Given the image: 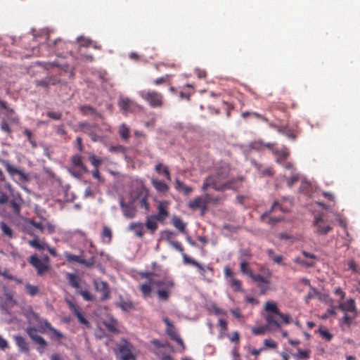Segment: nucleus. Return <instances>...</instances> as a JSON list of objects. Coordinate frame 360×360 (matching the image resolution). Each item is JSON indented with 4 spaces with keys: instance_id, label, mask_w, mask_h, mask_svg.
Returning a JSON list of instances; mask_svg holds the SVG:
<instances>
[{
    "instance_id": "1",
    "label": "nucleus",
    "mask_w": 360,
    "mask_h": 360,
    "mask_svg": "<svg viewBox=\"0 0 360 360\" xmlns=\"http://www.w3.org/2000/svg\"><path fill=\"white\" fill-rule=\"evenodd\" d=\"M149 196L148 190L143 185L136 187L129 193V201L126 202L122 197L119 198V204L123 215L127 219H132L136 214L134 203L139 200V206L149 211L150 205L148 202Z\"/></svg>"
},
{
    "instance_id": "2",
    "label": "nucleus",
    "mask_w": 360,
    "mask_h": 360,
    "mask_svg": "<svg viewBox=\"0 0 360 360\" xmlns=\"http://www.w3.org/2000/svg\"><path fill=\"white\" fill-rule=\"evenodd\" d=\"M231 167L227 163H222L215 169V172L208 175L203 181L201 190L202 192L207 191L209 188L219 191L218 187L223 186L226 179L229 176Z\"/></svg>"
},
{
    "instance_id": "3",
    "label": "nucleus",
    "mask_w": 360,
    "mask_h": 360,
    "mask_svg": "<svg viewBox=\"0 0 360 360\" xmlns=\"http://www.w3.org/2000/svg\"><path fill=\"white\" fill-rule=\"evenodd\" d=\"M141 278L148 279V283L153 284L158 287H162V288L157 290L156 293L158 297L161 301H167L172 293V290L175 285V283L172 278H164L162 280L155 281L153 276H155L153 272L145 271L140 273Z\"/></svg>"
},
{
    "instance_id": "4",
    "label": "nucleus",
    "mask_w": 360,
    "mask_h": 360,
    "mask_svg": "<svg viewBox=\"0 0 360 360\" xmlns=\"http://www.w3.org/2000/svg\"><path fill=\"white\" fill-rule=\"evenodd\" d=\"M203 193V195L197 196L188 202V207L190 209L193 210H200L202 215L205 214L209 205H217L223 200L221 197L212 195L207 193V191Z\"/></svg>"
},
{
    "instance_id": "5",
    "label": "nucleus",
    "mask_w": 360,
    "mask_h": 360,
    "mask_svg": "<svg viewBox=\"0 0 360 360\" xmlns=\"http://www.w3.org/2000/svg\"><path fill=\"white\" fill-rule=\"evenodd\" d=\"M162 236L165 239V240L171 245L173 248H174L177 251L181 252V256L183 257L184 262L187 264H191L196 268H198L199 272L201 275H204L205 272V268L198 262L194 259L190 257L184 252V249L182 245L176 240H172L173 237L175 236V233L171 231L165 230L162 232Z\"/></svg>"
},
{
    "instance_id": "6",
    "label": "nucleus",
    "mask_w": 360,
    "mask_h": 360,
    "mask_svg": "<svg viewBox=\"0 0 360 360\" xmlns=\"http://www.w3.org/2000/svg\"><path fill=\"white\" fill-rule=\"evenodd\" d=\"M139 95L153 108H161L164 105V96L156 90L143 89L139 91Z\"/></svg>"
},
{
    "instance_id": "7",
    "label": "nucleus",
    "mask_w": 360,
    "mask_h": 360,
    "mask_svg": "<svg viewBox=\"0 0 360 360\" xmlns=\"http://www.w3.org/2000/svg\"><path fill=\"white\" fill-rule=\"evenodd\" d=\"M133 345L127 340L122 339L117 347V355L121 360H136L132 354Z\"/></svg>"
},
{
    "instance_id": "8",
    "label": "nucleus",
    "mask_w": 360,
    "mask_h": 360,
    "mask_svg": "<svg viewBox=\"0 0 360 360\" xmlns=\"http://www.w3.org/2000/svg\"><path fill=\"white\" fill-rule=\"evenodd\" d=\"M313 224L314 232L318 235H326L333 230V227L323 220L321 214L315 217Z\"/></svg>"
},
{
    "instance_id": "9",
    "label": "nucleus",
    "mask_w": 360,
    "mask_h": 360,
    "mask_svg": "<svg viewBox=\"0 0 360 360\" xmlns=\"http://www.w3.org/2000/svg\"><path fill=\"white\" fill-rule=\"evenodd\" d=\"M163 321L166 325V333L170 337V338L176 342L181 346L184 349L185 348V345L183 340L181 338L179 335L178 334L174 326L172 323V321L167 317L163 319Z\"/></svg>"
},
{
    "instance_id": "10",
    "label": "nucleus",
    "mask_w": 360,
    "mask_h": 360,
    "mask_svg": "<svg viewBox=\"0 0 360 360\" xmlns=\"http://www.w3.org/2000/svg\"><path fill=\"white\" fill-rule=\"evenodd\" d=\"M77 127L81 131L89 135L93 141L95 142L98 141V136L96 134V129L98 128L97 124H90L87 122H79Z\"/></svg>"
},
{
    "instance_id": "11",
    "label": "nucleus",
    "mask_w": 360,
    "mask_h": 360,
    "mask_svg": "<svg viewBox=\"0 0 360 360\" xmlns=\"http://www.w3.org/2000/svg\"><path fill=\"white\" fill-rule=\"evenodd\" d=\"M28 262L33 267L37 269V274L42 276L48 271L49 265L40 259L36 255H32L29 257Z\"/></svg>"
},
{
    "instance_id": "12",
    "label": "nucleus",
    "mask_w": 360,
    "mask_h": 360,
    "mask_svg": "<svg viewBox=\"0 0 360 360\" xmlns=\"http://www.w3.org/2000/svg\"><path fill=\"white\" fill-rule=\"evenodd\" d=\"M66 303L69 307V309L72 311V312L75 314V316L77 318L78 321L84 325L87 328L91 327V324L89 321L84 316L81 311L80 307L73 303L70 300H66Z\"/></svg>"
},
{
    "instance_id": "13",
    "label": "nucleus",
    "mask_w": 360,
    "mask_h": 360,
    "mask_svg": "<svg viewBox=\"0 0 360 360\" xmlns=\"http://www.w3.org/2000/svg\"><path fill=\"white\" fill-rule=\"evenodd\" d=\"M244 178L243 176L231 178L226 181L223 186L218 187L219 191L225 190L238 191L241 187Z\"/></svg>"
},
{
    "instance_id": "14",
    "label": "nucleus",
    "mask_w": 360,
    "mask_h": 360,
    "mask_svg": "<svg viewBox=\"0 0 360 360\" xmlns=\"http://www.w3.org/2000/svg\"><path fill=\"white\" fill-rule=\"evenodd\" d=\"M25 332L29 337L39 345V351L42 352L43 349L47 346V342L44 338L37 334V330L34 327H28L25 329Z\"/></svg>"
},
{
    "instance_id": "15",
    "label": "nucleus",
    "mask_w": 360,
    "mask_h": 360,
    "mask_svg": "<svg viewBox=\"0 0 360 360\" xmlns=\"http://www.w3.org/2000/svg\"><path fill=\"white\" fill-rule=\"evenodd\" d=\"M3 165L4 166L6 170L8 172V174L12 176H18L19 179L21 181H27V176L24 172L23 170L18 168L17 167L12 165L8 160L2 161Z\"/></svg>"
},
{
    "instance_id": "16",
    "label": "nucleus",
    "mask_w": 360,
    "mask_h": 360,
    "mask_svg": "<svg viewBox=\"0 0 360 360\" xmlns=\"http://www.w3.org/2000/svg\"><path fill=\"white\" fill-rule=\"evenodd\" d=\"M302 253L307 259H303L300 257H295L293 260L294 262L307 268L314 266L317 257L315 255L306 251H302Z\"/></svg>"
},
{
    "instance_id": "17",
    "label": "nucleus",
    "mask_w": 360,
    "mask_h": 360,
    "mask_svg": "<svg viewBox=\"0 0 360 360\" xmlns=\"http://www.w3.org/2000/svg\"><path fill=\"white\" fill-rule=\"evenodd\" d=\"M64 256L68 262H76L91 267L94 265L93 259L86 260L82 256H78L69 252H65Z\"/></svg>"
},
{
    "instance_id": "18",
    "label": "nucleus",
    "mask_w": 360,
    "mask_h": 360,
    "mask_svg": "<svg viewBox=\"0 0 360 360\" xmlns=\"http://www.w3.org/2000/svg\"><path fill=\"white\" fill-rule=\"evenodd\" d=\"M250 278L254 282L257 283L262 293H264L269 289L270 281L266 278L260 274H255L254 273Z\"/></svg>"
},
{
    "instance_id": "19",
    "label": "nucleus",
    "mask_w": 360,
    "mask_h": 360,
    "mask_svg": "<svg viewBox=\"0 0 360 360\" xmlns=\"http://www.w3.org/2000/svg\"><path fill=\"white\" fill-rule=\"evenodd\" d=\"M167 201H161L158 205V213L153 216L158 219L159 221H163L169 215Z\"/></svg>"
},
{
    "instance_id": "20",
    "label": "nucleus",
    "mask_w": 360,
    "mask_h": 360,
    "mask_svg": "<svg viewBox=\"0 0 360 360\" xmlns=\"http://www.w3.org/2000/svg\"><path fill=\"white\" fill-rule=\"evenodd\" d=\"M94 285L97 291L102 293L101 300H105L110 297V290L108 285L105 281H94Z\"/></svg>"
},
{
    "instance_id": "21",
    "label": "nucleus",
    "mask_w": 360,
    "mask_h": 360,
    "mask_svg": "<svg viewBox=\"0 0 360 360\" xmlns=\"http://www.w3.org/2000/svg\"><path fill=\"white\" fill-rule=\"evenodd\" d=\"M12 199L9 201L10 207L13 213L18 214L20 212V207L23 203V200L20 193L13 194Z\"/></svg>"
},
{
    "instance_id": "22",
    "label": "nucleus",
    "mask_w": 360,
    "mask_h": 360,
    "mask_svg": "<svg viewBox=\"0 0 360 360\" xmlns=\"http://www.w3.org/2000/svg\"><path fill=\"white\" fill-rule=\"evenodd\" d=\"M158 219L153 215L146 217L145 226L151 234H154L158 228Z\"/></svg>"
},
{
    "instance_id": "23",
    "label": "nucleus",
    "mask_w": 360,
    "mask_h": 360,
    "mask_svg": "<svg viewBox=\"0 0 360 360\" xmlns=\"http://www.w3.org/2000/svg\"><path fill=\"white\" fill-rule=\"evenodd\" d=\"M129 229L134 231L135 235L142 238L144 236V225L141 222H132L129 226Z\"/></svg>"
},
{
    "instance_id": "24",
    "label": "nucleus",
    "mask_w": 360,
    "mask_h": 360,
    "mask_svg": "<svg viewBox=\"0 0 360 360\" xmlns=\"http://www.w3.org/2000/svg\"><path fill=\"white\" fill-rule=\"evenodd\" d=\"M14 340L20 350L22 352H28L30 350L29 344L26 339L20 335H15Z\"/></svg>"
},
{
    "instance_id": "25",
    "label": "nucleus",
    "mask_w": 360,
    "mask_h": 360,
    "mask_svg": "<svg viewBox=\"0 0 360 360\" xmlns=\"http://www.w3.org/2000/svg\"><path fill=\"white\" fill-rule=\"evenodd\" d=\"M151 184L158 192L165 193L169 190V186L163 181L153 179Z\"/></svg>"
},
{
    "instance_id": "26",
    "label": "nucleus",
    "mask_w": 360,
    "mask_h": 360,
    "mask_svg": "<svg viewBox=\"0 0 360 360\" xmlns=\"http://www.w3.org/2000/svg\"><path fill=\"white\" fill-rule=\"evenodd\" d=\"M117 306L124 312L136 309L135 304L130 300H122L117 304Z\"/></svg>"
},
{
    "instance_id": "27",
    "label": "nucleus",
    "mask_w": 360,
    "mask_h": 360,
    "mask_svg": "<svg viewBox=\"0 0 360 360\" xmlns=\"http://www.w3.org/2000/svg\"><path fill=\"white\" fill-rule=\"evenodd\" d=\"M66 278L68 279L69 284L72 288L78 289L80 287L81 279L77 275L72 273H67Z\"/></svg>"
},
{
    "instance_id": "28",
    "label": "nucleus",
    "mask_w": 360,
    "mask_h": 360,
    "mask_svg": "<svg viewBox=\"0 0 360 360\" xmlns=\"http://www.w3.org/2000/svg\"><path fill=\"white\" fill-rule=\"evenodd\" d=\"M279 210L280 211H281L282 212H285L287 211L286 209L283 208V206L278 202V201H275L273 205H271V207L269 210L265 212L264 213H263L262 215H261V219L262 221H264L266 217H269V215L274 212L275 210Z\"/></svg>"
},
{
    "instance_id": "29",
    "label": "nucleus",
    "mask_w": 360,
    "mask_h": 360,
    "mask_svg": "<svg viewBox=\"0 0 360 360\" xmlns=\"http://www.w3.org/2000/svg\"><path fill=\"white\" fill-rule=\"evenodd\" d=\"M339 308L342 311L354 312L356 311L355 301L353 299H349L345 302L340 303Z\"/></svg>"
},
{
    "instance_id": "30",
    "label": "nucleus",
    "mask_w": 360,
    "mask_h": 360,
    "mask_svg": "<svg viewBox=\"0 0 360 360\" xmlns=\"http://www.w3.org/2000/svg\"><path fill=\"white\" fill-rule=\"evenodd\" d=\"M118 134L123 141H127L130 137V128L125 123H122L119 127Z\"/></svg>"
},
{
    "instance_id": "31",
    "label": "nucleus",
    "mask_w": 360,
    "mask_h": 360,
    "mask_svg": "<svg viewBox=\"0 0 360 360\" xmlns=\"http://www.w3.org/2000/svg\"><path fill=\"white\" fill-rule=\"evenodd\" d=\"M175 188L177 191H182L185 195H189L193 192V188L184 184L179 179H176L175 181Z\"/></svg>"
},
{
    "instance_id": "32",
    "label": "nucleus",
    "mask_w": 360,
    "mask_h": 360,
    "mask_svg": "<svg viewBox=\"0 0 360 360\" xmlns=\"http://www.w3.org/2000/svg\"><path fill=\"white\" fill-rule=\"evenodd\" d=\"M155 170L158 174H162L168 181H171V174L167 166L159 162L155 165Z\"/></svg>"
},
{
    "instance_id": "33",
    "label": "nucleus",
    "mask_w": 360,
    "mask_h": 360,
    "mask_svg": "<svg viewBox=\"0 0 360 360\" xmlns=\"http://www.w3.org/2000/svg\"><path fill=\"white\" fill-rule=\"evenodd\" d=\"M71 162L76 167H79L83 172H87L86 167L83 164L82 157L80 155H75L71 158Z\"/></svg>"
},
{
    "instance_id": "34",
    "label": "nucleus",
    "mask_w": 360,
    "mask_h": 360,
    "mask_svg": "<svg viewBox=\"0 0 360 360\" xmlns=\"http://www.w3.org/2000/svg\"><path fill=\"white\" fill-rule=\"evenodd\" d=\"M103 325L109 331L112 333H116L117 331V321L115 319L110 318L104 321Z\"/></svg>"
},
{
    "instance_id": "35",
    "label": "nucleus",
    "mask_w": 360,
    "mask_h": 360,
    "mask_svg": "<svg viewBox=\"0 0 360 360\" xmlns=\"http://www.w3.org/2000/svg\"><path fill=\"white\" fill-rule=\"evenodd\" d=\"M112 237L111 229L108 226H104L101 233V238L103 242L105 243H110Z\"/></svg>"
},
{
    "instance_id": "36",
    "label": "nucleus",
    "mask_w": 360,
    "mask_h": 360,
    "mask_svg": "<svg viewBox=\"0 0 360 360\" xmlns=\"http://www.w3.org/2000/svg\"><path fill=\"white\" fill-rule=\"evenodd\" d=\"M252 255L250 249H240L238 252V259L240 262H248V259H251Z\"/></svg>"
},
{
    "instance_id": "37",
    "label": "nucleus",
    "mask_w": 360,
    "mask_h": 360,
    "mask_svg": "<svg viewBox=\"0 0 360 360\" xmlns=\"http://www.w3.org/2000/svg\"><path fill=\"white\" fill-rule=\"evenodd\" d=\"M39 328L41 333H45L47 330L50 331L52 328L51 323L46 319H37Z\"/></svg>"
},
{
    "instance_id": "38",
    "label": "nucleus",
    "mask_w": 360,
    "mask_h": 360,
    "mask_svg": "<svg viewBox=\"0 0 360 360\" xmlns=\"http://www.w3.org/2000/svg\"><path fill=\"white\" fill-rule=\"evenodd\" d=\"M273 153L278 155L281 160H285L290 154L288 149L285 146L280 150L278 148H273Z\"/></svg>"
},
{
    "instance_id": "39",
    "label": "nucleus",
    "mask_w": 360,
    "mask_h": 360,
    "mask_svg": "<svg viewBox=\"0 0 360 360\" xmlns=\"http://www.w3.org/2000/svg\"><path fill=\"white\" fill-rule=\"evenodd\" d=\"M229 285L235 292H241L242 283L239 279L231 278L229 281Z\"/></svg>"
},
{
    "instance_id": "40",
    "label": "nucleus",
    "mask_w": 360,
    "mask_h": 360,
    "mask_svg": "<svg viewBox=\"0 0 360 360\" xmlns=\"http://www.w3.org/2000/svg\"><path fill=\"white\" fill-rule=\"evenodd\" d=\"M310 357V351L302 350L301 349H297V353L294 355V358L296 360H307Z\"/></svg>"
},
{
    "instance_id": "41",
    "label": "nucleus",
    "mask_w": 360,
    "mask_h": 360,
    "mask_svg": "<svg viewBox=\"0 0 360 360\" xmlns=\"http://www.w3.org/2000/svg\"><path fill=\"white\" fill-rule=\"evenodd\" d=\"M133 105L134 102L129 98L122 99L119 102L120 108L124 111L129 110Z\"/></svg>"
},
{
    "instance_id": "42",
    "label": "nucleus",
    "mask_w": 360,
    "mask_h": 360,
    "mask_svg": "<svg viewBox=\"0 0 360 360\" xmlns=\"http://www.w3.org/2000/svg\"><path fill=\"white\" fill-rule=\"evenodd\" d=\"M240 270L243 274L248 275L250 278L253 274L248 262H240Z\"/></svg>"
},
{
    "instance_id": "43",
    "label": "nucleus",
    "mask_w": 360,
    "mask_h": 360,
    "mask_svg": "<svg viewBox=\"0 0 360 360\" xmlns=\"http://www.w3.org/2000/svg\"><path fill=\"white\" fill-rule=\"evenodd\" d=\"M275 315L276 314H268L266 316L265 319L267 323L266 326H268L269 328V326L273 325L276 326L277 328H279L281 326L280 323L276 319Z\"/></svg>"
},
{
    "instance_id": "44",
    "label": "nucleus",
    "mask_w": 360,
    "mask_h": 360,
    "mask_svg": "<svg viewBox=\"0 0 360 360\" xmlns=\"http://www.w3.org/2000/svg\"><path fill=\"white\" fill-rule=\"evenodd\" d=\"M172 224L173 226L179 229L181 232L184 233L186 229V224L182 221V220L179 217H174L172 219Z\"/></svg>"
},
{
    "instance_id": "45",
    "label": "nucleus",
    "mask_w": 360,
    "mask_h": 360,
    "mask_svg": "<svg viewBox=\"0 0 360 360\" xmlns=\"http://www.w3.org/2000/svg\"><path fill=\"white\" fill-rule=\"evenodd\" d=\"M252 163H253L254 166L256 167V169L258 171H259L264 176H271L274 174L272 168L267 167V168H265L264 169L262 170V165L260 164L257 163L255 161L252 162Z\"/></svg>"
},
{
    "instance_id": "46",
    "label": "nucleus",
    "mask_w": 360,
    "mask_h": 360,
    "mask_svg": "<svg viewBox=\"0 0 360 360\" xmlns=\"http://www.w3.org/2000/svg\"><path fill=\"white\" fill-rule=\"evenodd\" d=\"M25 290L27 294L32 297H34L38 294L39 288L37 286L31 285L30 283H27L25 285Z\"/></svg>"
},
{
    "instance_id": "47",
    "label": "nucleus",
    "mask_w": 360,
    "mask_h": 360,
    "mask_svg": "<svg viewBox=\"0 0 360 360\" xmlns=\"http://www.w3.org/2000/svg\"><path fill=\"white\" fill-rule=\"evenodd\" d=\"M269 328L268 326L264 325L259 327H252L251 330L255 335H263L269 330Z\"/></svg>"
},
{
    "instance_id": "48",
    "label": "nucleus",
    "mask_w": 360,
    "mask_h": 360,
    "mask_svg": "<svg viewBox=\"0 0 360 360\" xmlns=\"http://www.w3.org/2000/svg\"><path fill=\"white\" fill-rule=\"evenodd\" d=\"M152 285H153L152 283H143L139 285V289L141 291L143 297H147L150 295V293L152 292V288H151Z\"/></svg>"
},
{
    "instance_id": "49",
    "label": "nucleus",
    "mask_w": 360,
    "mask_h": 360,
    "mask_svg": "<svg viewBox=\"0 0 360 360\" xmlns=\"http://www.w3.org/2000/svg\"><path fill=\"white\" fill-rule=\"evenodd\" d=\"M0 229L2 233L9 237L10 238H13V232L11 228L7 225L5 222L2 221L0 224Z\"/></svg>"
},
{
    "instance_id": "50",
    "label": "nucleus",
    "mask_w": 360,
    "mask_h": 360,
    "mask_svg": "<svg viewBox=\"0 0 360 360\" xmlns=\"http://www.w3.org/2000/svg\"><path fill=\"white\" fill-rule=\"evenodd\" d=\"M79 110L84 115H95L97 113L96 110L93 107L89 105H82L79 108Z\"/></svg>"
},
{
    "instance_id": "51",
    "label": "nucleus",
    "mask_w": 360,
    "mask_h": 360,
    "mask_svg": "<svg viewBox=\"0 0 360 360\" xmlns=\"http://www.w3.org/2000/svg\"><path fill=\"white\" fill-rule=\"evenodd\" d=\"M265 310L269 312H271L274 314L277 315L279 313V309L276 304L273 302H266L265 304Z\"/></svg>"
},
{
    "instance_id": "52",
    "label": "nucleus",
    "mask_w": 360,
    "mask_h": 360,
    "mask_svg": "<svg viewBox=\"0 0 360 360\" xmlns=\"http://www.w3.org/2000/svg\"><path fill=\"white\" fill-rule=\"evenodd\" d=\"M217 326L220 329V335L222 337L228 330V323L225 319H219L218 320Z\"/></svg>"
},
{
    "instance_id": "53",
    "label": "nucleus",
    "mask_w": 360,
    "mask_h": 360,
    "mask_svg": "<svg viewBox=\"0 0 360 360\" xmlns=\"http://www.w3.org/2000/svg\"><path fill=\"white\" fill-rule=\"evenodd\" d=\"M108 150L114 153H125L126 148L122 145L111 146L109 147Z\"/></svg>"
},
{
    "instance_id": "54",
    "label": "nucleus",
    "mask_w": 360,
    "mask_h": 360,
    "mask_svg": "<svg viewBox=\"0 0 360 360\" xmlns=\"http://www.w3.org/2000/svg\"><path fill=\"white\" fill-rule=\"evenodd\" d=\"M30 246L34 248L39 250H45V246H46V243H41L38 241L37 239H33L28 242Z\"/></svg>"
},
{
    "instance_id": "55",
    "label": "nucleus",
    "mask_w": 360,
    "mask_h": 360,
    "mask_svg": "<svg viewBox=\"0 0 360 360\" xmlns=\"http://www.w3.org/2000/svg\"><path fill=\"white\" fill-rule=\"evenodd\" d=\"M77 41L79 43L81 46L84 47H88L93 44V41L90 39L84 37L82 36L78 37L77 38Z\"/></svg>"
},
{
    "instance_id": "56",
    "label": "nucleus",
    "mask_w": 360,
    "mask_h": 360,
    "mask_svg": "<svg viewBox=\"0 0 360 360\" xmlns=\"http://www.w3.org/2000/svg\"><path fill=\"white\" fill-rule=\"evenodd\" d=\"M44 230L49 234L53 233L56 231V226L45 219H44Z\"/></svg>"
},
{
    "instance_id": "57",
    "label": "nucleus",
    "mask_w": 360,
    "mask_h": 360,
    "mask_svg": "<svg viewBox=\"0 0 360 360\" xmlns=\"http://www.w3.org/2000/svg\"><path fill=\"white\" fill-rule=\"evenodd\" d=\"M23 134L27 136V139L28 141L30 143V144L32 145V146L33 148H35L37 146V143L32 137V131L27 129H25L23 131Z\"/></svg>"
},
{
    "instance_id": "58",
    "label": "nucleus",
    "mask_w": 360,
    "mask_h": 360,
    "mask_svg": "<svg viewBox=\"0 0 360 360\" xmlns=\"http://www.w3.org/2000/svg\"><path fill=\"white\" fill-rule=\"evenodd\" d=\"M269 126L272 128V129H276L279 134H284V131L285 130V127L286 125H278L276 124H274L273 122H271L269 121V122H266Z\"/></svg>"
},
{
    "instance_id": "59",
    "label": "nucleus",
    "mask_w": 360,
    "mask_h": 360,
    "mask_svg": "<svg viewBox=\"0 0 360 360\" xmlns=\"http://www.w3.org/2000/svg\"><path fill=\"white\" fill-rule=\"evenodd\" d=\"M78 293L82 295L83 299L86 301H93L94 299V296L88 290H79Z\"/></svg>"
},
{
    "instance_id": "60",
    "label": "nucleus",
    "mask_w": 360,
    "mask_h": 360,
    "mask_svg": "<svg viewBox=\"0 0 360 360\" xmlns=\"http://www.w3.org/2000/svg\"><path fill=\"white\" fill-rule=\"evenodd\" d=\"M283 135L286 136L289 139L295 141L297 139V136L294 133V131L288 127V125L285 127Z\"/></svg>"
},
{
    "instance_id": "61",
    "label": "nucleus",
    "mask_w": 360,
    "mask_h": 360,
    "mask_svg": "<svg viewBox=\"0 0 360 360\" xmlns=\"http://www.w3.org/2000/svg\"><path fill=\"white\" fill-rule=\"evenodd\" d=\"M264 345L266 348L275 349L277 347V343L272 339H265L264 340Z\"/></svg>"
},
{
    "instance_id": "62",
    "label": "nucleus",
    "mask_w": 360,
    "mask_h": 360,
    "mask_svg": "<svg viewBox=\"0 0 360 360\" xmlns=\"http://www.w3.org/2000/svg\"><path fill=\"white\" fill-rule=\"evenodd\" d=\"M226 336L231 342L237 344L240 342V333L238 331L233 332L231 335H227Z\"/></svg>"
},
{
    "instance_id": "63",
    "label": "nucleus",
    "mask_w": 360,
    "mask_h": 360,
    "mask_svg": "<svg viewBox=\"0 0 360 360\" xmlns=\"http://www.w3.org/2000/svg\"><path fill=\"white\" fill-rule=\"evenodd\" d=\"M46 115L54 120H59L62 117V113L60 112L49 111L46 112Z\"/></svg>"
},
{
    "instance_id": "64",
    "label": "nucleus",
    "mask_w": 360,
    "mask_h": 360,
    "mask_svg": "<svg viewBox=\"0 0 360 360\" xmlns=\"http://www.w3.org/2000/svg\"><path fill=\"white\" fill-rule=\"evenodd\" d=\"M311 291L308 292V294L305 296L304 300L307 302H309V300L314 298L316 295L319 294L318 290L315 288H310Z\"/></svg>"
}]
</instances>
